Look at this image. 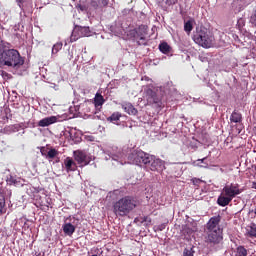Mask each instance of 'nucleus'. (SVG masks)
Wrapping results in <instances>:
<instances>
[{
  "label": "nucleus",
  "mask_w": 256,
  "mask_h": 256,
  "mask_svg": "<svg viewBox=\"0 0 256 256\" xmlns=\"http://www.w3.org/2000/svg\"><path fill=\"white\" fill-rule=\"evenodd\" d=\"M159 51H161L163 54H169L171 47L169 44H167V42H162L159 44Z\"/></svg>",
  "instance_id": "b1692460"
},
{
  "label": "nucleus",
  "mask_w": 256,
  "mask_h": 256,
  "mask_svg": "<svg viewBox=\"0 0 256 256\" xmlns=\"http://www.w3.org/2000/svg\"><path fill=\"white\" fill-rule=\"evenodd\" d=\"M18 4H19V5L22 4V0H18Z\"/></svg>",
  "instance_id": "4c0bfd02"
},
{
  "label": "nucleus",
  "mask_w": 256,
  "mask_h": 256,
  "mask_svg": "<svg viewBox=\"0 0 256 256\" xmlns=\"http://www.w3.org/2000/svg\"><path fill=\"white\" fill-rule=\"evenodd\" d=\"M110 0H90V6L92 9H103L109 5Z\"/></svg>",
  "instance_id": "f8f14e48"
},
{
  "label": "nucleus",
  "mask_w": 256,
  "mask_h": 256,
  "mask_svg": "<svg viewBox=\"0 0 256 256\" xmlns=\"http://www.w3.org/2000/svg\"><path fill=\"white\" fill-rule=\"evenodd\" d=\"M121 108L124 109L125 113L132 116H136V114H138V109H136L131 102H122Z\"/></svg>",
  "instance_id": "9b49d317"
},
{
  "label": "nucleus",
  "mask_w": 256,
  "mask_h": 256,
  "mask_svg": "<svg viewBox=\"0 0 256 256\" xmlns=\"http://www.w3.org/2000/svg\"><path fill=\"white\" fill-rule=\"evenodd\" d=\"M184 31H186V32L193 31V24H192L191 20H188V22H185Z\"/></svg>",
  "instance_id": "c756f323"
},
{
  "label": "nucleus",
  "mask_w": 256,
  "mask_h": 256,
  "mask_svg": "<svg viewBox=\"0 0 256 256\" xmlns=\"http://www.w3.org/2000/svg\"><path fill=\"white\" fill-rule=\"evenodd\" d=\"M91 34L90 27H82L79 25V37H86Z\"/></svg>",
  "instance_id": "5701e85b"
},
{
  "label": "nucleus",
  "mask_w": 256,
  "mask_h": 256,
  "mask_svg": "<svg viewBox=\"0 0 256 256\" xmlns=\"http://www.w3.org/2000/svg\"><path fill=\"white\" fill-rule=\"evenodd\" d=\"M78 9H80V10H82V11H84V10H87V7H86V5H78Z\"/></svg>",
  "instance_id": "c9c22d12"
},
{
  "label": "nucleus",
  "mask_w": 256,
  "mask_h": 256,
  "mask_svg": "<svg viewBox=\"0 0 256 256\" xmlns=\"http://www.w3.org/2000/svg\"><path fill=\"white\" fill-rule=\"evenodd\" d=\"M223 231L205 232L204 242L209 245H219L223 242Z\"/></svg>",
  "instance_id": "0eeeda50"
},
{
  "label": "nucleus",
  "mask_w": 256,
  "mask_h": 256,
  "mask_svg": "<svg viewBox=\"0 0 256 256\" xmlns=\"http://www.w3.org/2000/svg\"><path fill=\"white\" fill-rule=\"evenodd\" d=\"M5 206H6L5 195H3V193L0 192V215L3 213Z\"/></svg>",
  "instance_id": "a878e982"
},
{
  "label": "nucleus",
  "mask_w": 256,
  "mask_h": 256,
  "mask_svg": "<svg viewBox=\"0 0 256 256\" xmlns=\"http://www.w3.org/2000/svg\"><path fill=\"white\" fill-rule=\"evenodd\" d=\"M205 160H207V157L202 158L201 160L193 161V162H192V165H193V166H202V164H200V163H205Z\"/></svg>",
  "instance_id": "2f4dec72"
},
{
  "label": "nucleus",
  "mask_w": 256,
  "mask_h": 256,
  "mask_svg": "<svg viewBox=\"0 0 256 256\" xmlns=\"http://www.w3.org/2000/svg\"><path fill=\"white\" fill-rule=\"evenodd\" d=\"M9 185H18L19 181L14 177V176H10L9 180H8Z\"/></svg>",
  "instance_id": "7c9ffc66"
},
{
  "label": "nucleus",
  "mask_w": 256,
  "mask_h": 256,
  "mask_svg": "<svg viewBox=\"0 0 256 256\" xmlns=\"http://www.w3.org/2000/svg\"><path fill=\"white\" fill-rule=\"evenodd\" d=\"M246 237L256 239V223H250V225L246 227Z\"/></svg>",
  "instance_id": "f3484780"
},
{
  "label": "nucleus",
  "mask_w": 256,
  "mask_h": 256,
  "mask_svg": "<svg viewBox=\"0 0 256 256\" xmlns=\"http://www.w3.org/2000/svg\"><path fill=\"white\" fill-rule=\"evenodd\" d=\"M57 121H58V118H56V116H50L48 118L40 119V121L38 122V126H40L41 128H46L51 124L57 123Z\"/></svg>",
  "instance_id": "ddd939ff"
},
{
  "label": "nucleus",
  "mask_w": 256,
  "mask_h": 256,
  "mask_svg": "<svg viewBox=\"0 0 256 256\" xmlns=\"http://www.w3.org/2000/svg\"><path fill=\"white\" fill-rule=\"evenodd\" d=\"M230 121H232V123H241L242 121L241 112L233 111L230 116Z\"/></svg>",
  "instance_id": "aec40b11"
},
{
  "label": "nucleus",
  "mask_w": 256,
  "mask_h": 256,
  "mask_svg": "<svg viewBox=\"0 0 256 256\" xmlns=\"http://www.w3.org/2000/svg\"><path fill=\"white\" fill-rule=\"evenodd\" d=\"M221 215L211 216L210 220L206 223L205 232L222 231L220 227Z\"/></svg>",
  "instance_id": "9d476101"
},
{
  "label": "nucleus",
  "mask_w": 256,
  "mask_h": 256,
  "mask_svg": "<svg viewBox=\"0 0 256 256\" xmlns=\"http://www.w3.org/2000/svg\"><path fill=\"white\" fill-rule=\"evenodd\" d=\"M255 214H256V206H255V210H254Z\"/></svg>",
  "instance_id": "ea45409f"
},
{
  "label": "nucleus",
  "mask_w": 256,
  "mask_h": 256,
  "mask_svg": "<svg viewBox=\"0 0 256 256\" xmlns=\"http://www.w3.org/2000/svg\"><path fill=\"white\" fill-rule=\"evenodd\" d=\"M62 47V42H56V44L52 46V54H58V52L61 51Z\"/></svg>",
  "instance_id": "bb28decb"
},
{
  "label": "nucleus",
  "mask_w": 256,
  "mask_h": 256,
  "mask_svg": "<svg viewBox=\"0 0 256 256\" xmlns=\"http://www.w3.org/2000/svg\"><path fill=\"white\" fill-rule=\"evenodd\" d=\"M136 34L134 37L137 39V43L139 46H146L148 44V40L146 39L144 34H141L140 29L139 30H134Z\"/></svg>",
  "instance_id": "2eb2a0df"
},
{
  "label": "nucleus",
  "mask_w": 256,
  "mask_h": 256,
  "mask_svg": "<svg viewBox=\"0 0 256 256\" xmlns=\"http://www.w3.org/2000/svg\"><path fill=\"white\" fill-rule=\"evenodd\" d=\"M64 165H65V169L68 173H69V171H76L78 168L77 163L73 160V158H70V157H67L64 160Z\"/></svg>",
  "instance_id": "4468645a"
},
{
  "label": "nucleus",
  "mask_w": 256,
  "mask_h": 256,
  "mask_svg": "<svg viewBox=\"0 0 256 256\" xmlns=\"http://www.w3.org/2000/svg\"><path fill=\"white\" fill-rule=\"evenodd\" d=\"M73 155L74 160L80 166H87L90 164V161H92L90 154L86 153V151H83L82 149H76L73 152Z\"/></svg>",
  "instance_id": "6e6552de"
},
{
  "label": "nucleus",
  "mask_w": 256,
  "mask_h": 256,
  "mask_svg": "<svg viewBox=\"0 0 256 256\" xmlns=\"http://www.w3.org/2000/svg\"><path fill=\"white\" fill-rule=\"evenodd\" d=\"M90 256H99V255L94 254V255H90Z\"/></svg>",
  "instance_id": "58836bf2"
},
{
  "label": "nucleus",
  "mask_w": 256,
  "mask_h": 256,
  "mask_svg": "<svg viewBox=\"0 0 256 256\" xmlns=\"http://www.w3.org/2000/svg\"><path fill=\"white\" fill-rule=\"evenodd\" d=\"M128 160L134 165L145 166L149 168L150 165V154L145 153L142 149H134L128 156Z\"/></svg>",
  "instance_id": "39448f33"
},
{
  "label": "nucleus",
  "mask_w": 256,
  "mask_h": 256,
  "mask_svg": "<svg viewBox=\"0 0 256 256\" xmlns=\"http://www.w3.org/2000/svg\"><path fill=\"white\" fill-rule=\"evenodd\" d=\"M8 44L4 47L3 66L19 69L25 62L24 57L21 56L19 50L11 49V44L9 42Z\"/></svg>",
  "instance_id": "7ed1b4c3"
},
{
  "label": "nucleus",
  "mask_w": 256,
  "mask_h": 256,
  "mask_svg": "<svg viewBox=\"0 0 256 256\" xmlns=\"http://www.w3.org/2000/svg\"><path fill=\"white\" fill-rule=\"evenodd\" d=\"M252 188H255V190H256V181H254V182L252 183Z\"/></svg>",
  "instance_id": "e433bc0d"
},
{
  "label": "nucleus",
  "mask_w": 256,
  "mask_h": 256,
  "mask_svg": "<svg viewBox=\"0 0 256 256\" xmlns=\"http://www.w3.org/2000/svg\"><path fill=\"white\" fill-rule=\"evenodd\" d=\"M9 44L5 40H0V66H4V52L5 47H8Z\"/></svg>",
  "instance_id": "a211bd4d"
},
{
  "label": "nucleus",
  "mask_w": 256,
  "mask_h": 256,
  "mask_svg": "<svg viewBox=\"0 0 256 256\" xmlns=\"http://www.w3.org/2000/svg\"><path fill=\"white\" fill-rule=\"evenodd\" d=\"M143 98L146 99L148 104H161L162 97L158 96L156 89H152V87H145Z\"/></svg>",
  "instance_id": "423d86ee"
},
{
  "label": "nucleus",
  "mask_w": 256,
  "mask_h": 256,
  "mask_svg": "<svg viewBox=\"0 0 256 256\" xmlns=\"http://www.w3.org/2000/svg\"><path fill=\"white\" fill-rule=\"evenodd\" d=\"M192 184L195 185L196 187L199 186V184L201 183V180H199V178H192Z\"/></svg>",
  "instance_id": "72a5a7b5"
},
{
  "label": "nucleus",
  "mask_w": 256,
  "mask_h": 256,
  "mask_svg": "<svg viewBox=\"0 0 256 256\" xmlns=\"http://www.w3.org/2000/svg\"><path fill=\"white\" fill-rule=\"evenodd\" d=\"M193 41L199 46L208 49L213 46L215 37L206 27L201 25L200 27H196V31L193 34Z\"/></svg>",
  "instance_id": "20e7f679"
},
{
  "label": "nucleus",
  "mask_w": 256,
  "mask_h": 256,
  "mask_svg": "<svg viewBox=\"0 0 256 256\" xmlns=\"http://www.w3.org/2000/svg\"><path fill=\"white\" fill-rule=\"evenodd\" d=\"M250 22L256 26V10L254 11V14L251 15Z\"/></svg>",
  "instance_id": "473e14b6"
},
{
  "label": "nucleus",
  "mask_w": 256,
  "mask_h": 256,
  "mask_svg": "<svg viewBox=\"0 0 256 256\" xmlns=\"http://www.w3.org/2000/svg\"><path fill=\"white\" fill-rule=\"evenodd\" d=\"M195 250L193 247L191 248H184L183 256H194Z\"/></svg>",
  "instance_id": "c85d7f7f"
},
{
  "label": "nucleus",
  "mask_w": 256,
  "mask_h": 256,
  "mask_svg": "<svg viewBox=\"0 0 256 256\" xmlns=\"http://www.w3.org/2000/svg\"><path fill=\"white\" fill-rule=\"evenodd\" d=\"M248 250L244 247V245H239L235 250L234 256H247Z\"/></svg>",
  "instance_id": "4be33fe9"
},
{
  "label": "nucleus",
  "mask_w": 256,
  "mask_h": 256,
  "mask_svg": "<svg viewBox=\"0 0 256 256\" xmlns=\"http://www.w3.org/2000/svg\"><path fill=\"white\" fill-rule=\"evenodd\" d=\"M138 205L139 201L135 196H123L114 203V213L115 215H119V217H125L133 212Z\"/></svg>",
  "instance_id": "f257e3e1"
},
{
  "label": "nucleus",
  "mask_w": 256,
  "mask_h": 256,
  "mask_svg": "<svg viewBox=\"0 0 256 256\" xmlns=\"http://www.w3.org/2000/svg\"><path fill=\"white\" fill-rule=\"evenodd\" d=\"M149 170L162 172L165 170V161L160 160L159 158H155L154 155L149 154Z\"/></svg>",
  "instance_id": "1a4fd4ad"
},
{
  "label": "nucleus",
  "mask_w": 256,
  "mask_h": 256,
  "mask_svg": "<svg viewBox=\"0 0 256 256\" xmlns=\"http://www.w3.org/2000/svg\"><path fill=\"white\" fill-rule=\"evenodd\" d=\"M121 116V112H113L111 116H109L108 121H110L111 123H116V121H119V119H121Z\"/></svg>",
  "instance_id": "393cba45"
},
{
  "label": "nucleus",
  "mask_w": 256,
  "mask_h": 256,
  "mask_svg": "<svg viewBox=\"0 0 256 256\" xmlns=\"http://www.w3.org/2000/svg\"><path fill=\"white\" fill-rule=\"evenodd\" d=\"M104 103V97L102 96V94L97 92L96 96L94 97V105L96 106V108H98L99 106H103Z\"/></svg>",
  "instance_id": "412c9836"
},
{
  "label": "nucleus",
  "mask_w": 256,
  "mask_h": 256,
  "mask_svg": "<svg viewBox=\"0 0 256 256\" xmlns=\"http://www.w3.org/2000/svg\"><path fill=\"white\" fill-rule=\"evenodd\" d=\"M80 39V25H76L70 37L71 42L78 41Z\"/></svg>",
  "instance_id": "6ab92c4d"
},
{
  "label": "nucleus",
  "mask_w": 256,
  "mask_h": 256,
  "mask_svg": "<svg viewBox=\"0 0 256 256\" xmlns=\"http://www.w3.org/2000/svg\"><path fill=\"white\" fill-rule=\"evenodd\" d=\"M244 188H240L239 183H230L229 185H225L223 190L221 191L220 196H218L217 203L220 207H227L233 198L238 197L243 193Z\"/></svg>",
  "instance_id": "f03ea898"
},
{
  "label": "nucleus",
  "mask_w": 256,
  "mask_h": 256,
  "mask_svg": "<svg viewBox=\"0 0 256 256\" xmlns=\"http://www.w3.org/2000/svg\"><path fill=\"white\" fill-rule=\"evenodd\" d=\"M167 5H175L177 4L178 0H165Z\"/></svg>",
  "instance_id": "f704fd0d"
},
{
  "label": "nucleus",
  "mask_w": 256,
  "mask_h": 256,
  "mask_svg": "<svg viewBox=\"0 0 256 256\" xmlns=\"http://www.w3.org/2000/svg\"><path fill=\"white\" fill-rule=\"evenodd\" d=\"M57 155H59V151L55 148L49 149L47 153V157L53 160Z\"/></svg>",
  "instance_id": "cd10ccee"
},
{
  "label": "nucleus",
  "mask_w": 256,
  "mask_h": 256,
  "mask_svg": "<svg viewBox=\"0 0 256 256\" xmlns=\"http://www.w3.org/2000/svg\"><path fill=\"white\" fill-rule=\"evenodd\" d=\"M62 228L65 235H68L69 237H72L76 230V227L73 225V223H64Z\"/></svg>",
  "instance_id": "dca6fc26"
}]
</instances>
